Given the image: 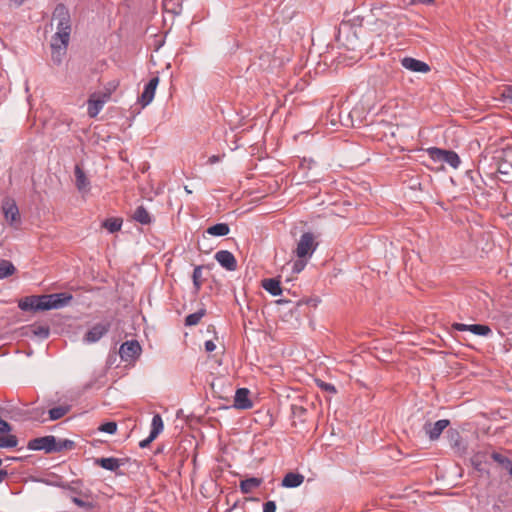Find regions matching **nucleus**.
<instances>
[{"instance_id": "603ef678", "label": "nucleus", "mask_w": 512, "mask_h": 512, "mask_svg": "<svg viewBox=\"0 0 512 512\" xmlns=\"http://www.w3.org/2000/svg\"><path fill=\"white\" fill-rule=\"evenodd\" d=\"M185 190H186L188 193H191L190 189H187V187H185Z\"/></svg>"}, {"instance_id": "f03ea898", "label": "nucleus", "mask_w": 512, "mask_h": 512, "mask_svg": "<svg viewBox=\"0 0 512 512\" xmlns=\"http://www.w3.org/2000/svg\"><path fill=\"white\" fill-rule=\"evenodd\" d=\"M426 153L434 162L447 163L454 169H457L461 164L459 155L452 150L429 147L426 149Z\"/></svg>"}, {"instance_id": "8fccbe9b", "label": "nucleus", "mask_w": 512, "mask_h": 512, "mask_svg": "<svg viewBox=\"0 0 512 512\" xmlns=\"http://www.w3.org/2000/svg\"><path fill=\"white\" fill-rule=\"evenodd\" d=\"M15 5L20 6L25 0H11Z\"/></svg>"}, {"instance_id": "7ed1b4c3", "label": "nucleus", "mask_w": 512, "mask_h": 512, "mask_svg": "<svg viewBox=\"0 0 512 512\" xmlns=\"http://www.w3.org/2000/svg\"><path fill=\"white\" fill-rule=\"evenodd\" d=\"M317 243H315L314 235L311 232H304L297 242L295 254L298 258H310L316 250Z\"/></svg>"}, {"instance_id": "cd10ccee", "label": "nucleus", "mask_w": 512, "mask_h": 512, "mask_svg": "<svg viewBox=\"0 0 512 512\" xmlns=\"http://www.w3.org/2000/svg\"><path fill=\"white\" fill-rule=\"evenodd\" d=\"M203 266L198 265L194 267L193 274H192V281H193V293L198 294L201 290L203 281H202V271Z\"/></svg>"}, {"instance_id": "ea45409f", "label": "nucleus", "mask_w": 512, "mask_h": 512, "mask_svg": "<svg viewBox=\"0 0 512 512\" xmlns=\"http://www.w3.org/2000/svg\"><path fill=\"white\" fill-rule=\"evenodd\" d=\"M317 386L321 388L322 390L329 392V393H336V388L333 384L324 382L322 380H316Z\"/></svg>"}, {"instance_id": "4c0bfd02", "label": "nucleus", "mask_w": 512, "mask_h": 512, "mask_svg": "<svg viewBox=\"0 0 512 512\" xmlns=\"http://www.w3.org/2000/svg\"><path fill=\"white\" fill-rule=\"evenodd\" d=\"M307 264V258L305 259H301V258H298V260H296L293 265H292V272L293 273H300L306 266Z\"/></svg>"}, {"instance_id": "9d476101", "label": "nucleus", "mask_w": 512, "mask_h": 512, "mask_svg": "<svg viewBox=\"0 0 512 512\" xmlns=\"http://www.w3.org/2000/svg\"><path fill=\"white\" fill-rule=\"evenodd\" d=\"M497 172L505 176H512V148L504 149L498 157Z\"/></svg>"}, {"instance_id": "f8f14e48", "label": "nucleus", "mask_w": 512, "mask_h": 512, "mask_svg": "<svg viewBox=\"0 0 512 512\" xmlns=\"http://www.w3.org/2000/svg\"><path fill=\"white\" fill-rule=\"evenodd\" d=\"M158 84H159L158 76H153L148 81V83L145 84L144 90H143L141 96L139 97V102L143 107H146L147 105H149L152 102V100L154 99L155 91H156Z\"/></svg>"}, {"instance_id": "4be33fe9", "label": "nucleus", "mask_w": 512, "mask_h": 512, "mask_svg": "<svg viewBox=\"0 0 512 512\" xmlns=\"http://www.w3.org/2000/svg\"><path fill=\"white\" fill-rule=\"evenodd\" d=\"M95 464L108 471H116L122 465L121 460L115 457L97 458Z\"/></svg>"}, {"instance_id": "b1692460", "label": "nucleus", "mask_w": 512, "mask_h": 512, "mask_svg": "<svg viewBox=\"0 0 512 512\" xmlns=\"http://www.w3.org/2000/svg\"><path fill=\"white\" fill-rule=\"evenodd\" d=\"M262 287L272 296H278L282 293L280 281L275 278L264 279Z\"/></svg>"}, {"instance_id": "3c124183", "label": "nucleus", "mask_w": 512, "mask_h": 512, "mask_svg": "<svg viewBox=\"0 0 512 512\" xmlns=\"http://www.w3.org/2000/svg\"><path fill=\"white\" fill-rule=\"evenodd\" d=\"M70 490H71V491H73V492H75V493H77V489H75V488H73V487H71V488H70Z\"/></svg>"}, {"instance_id": "0eeeda50", "label": "nucleus", "mask_w": 512, "mask_h": 512, "mask_svg": "<svg viewBox=\"0 0 512 512\" xmlns=\"http://www.w3.org/2000/svg\"><path fill=\"white\" fill-rule=\"evenodd\" d=\"M110 328L111 323L109 321L97 323L86 332L83 337V341L87 344L96 343L108 333Z\"/></svg>"}, {"instance_id": "ddd939ff", "label": "nucleus", "mask_w": 512, "mask_h": 512, "mask_svg": "<svg viewBox=\"0 0 512 512\" xmlns=\"http://www.w3.org/2000/svg\"><path fill=\"white\" fill-rule=\"evenodd\" d=\"M214 258L227 271H235L237 269V260L233 253L228 250H219L215 253Z\"/></svg>"}, {"instance_id": "a878e982", "label": "nucleus", "mask_w": 512, "mask_h": 512, "mask_svg": "<svg viewBox=\"0 0 512 512\" xmlns=\"http://www.w3.org/2000/svg\"><path fill=\"white\" fill-rule=\"evenodd\" d=\"M490 458L497 462L502 468L507 470L512 476V461L507 456L493 451L490 454Z\"/></svg>"}, {"instance_id": "de8ad7c7", "label": "nucleus", "mask_w": 512, "mask_h": 512, "mask_svg": "<svg viewBox=\"0 0 512 512\" xmlns=\"http://www.w3.org/2000/svg\"><path fill=\"white\" fill-rule=\"evenodd\" d=\"M414 2L420 3V4H431L434 2V0H414Z\"/></svg>"}, {"instance_id": "412c9836", "label": "nucleus", "mask_w": 512, "mask_h": 512, "mask_svg": "<svg viewBox=\"0 0 512 512\" xmlns=\"http://www.w3.org/2000/svg\"><path fill=\"white\" fill-rule=\"evenodd\" d=\"M304 475L288 472L282 479L281 485L285 488H297L304 482Z\"/></svg>"}, {"instance_id": "5701e85b", "label": "nucleus", "mask_w": 512, "mask_h": 512, "mask_svg": "<svg viewBox=\"0 0 512 512\" xmlns=\"http://www.w3.org/2000/svg\"><path fill=\"white\" fill-rule=\"evenodd\" d=\"M262 478L250 477L240 482V490L243 494L252 493L255 489L261 486Z\"/></svg>"}, {"instance_id": "c9c22d12", "label": "nucleus", "mask_w": 512, "mask_h": 512, "mask_svg": "<svg viewBox=\"0 0 512 512\" xmlns=\"http://www.w3.org/2000/svg\"><path fill=\"white\" fill-rule=\"evenodd\" d=\"M18 444V439L15 435H8L0 437V448H14Z\"/></svg>"}, {"instance_id": "bb28decb", "label": "nucleus", "mask_w": 512, "mask_h": 512, "mask_svg": "<svg viewBox=\"0 0 512 512\" xmlns=\"http://www.w3.org/2000/svg\"><path fill=\"white\" fill-rule=\"evenodd\" d=\"M230 227L227 223H217L207 228L206 233L212 236L222 237L228 235Z\"/></svg>"}, {"instance_id": "6e6552de", "label": "nucleus", "mask_w": 512, "mask_h": 512, "mask_svg": "<svg viewBox=\"0 0 512 512\" xmlns=\"http://www.w3.org/2000/svg\"><path fill=\"white\" fill-rule=\"evenodd\" d=\"M55 444L56 437L53 435H48L31 439L27 444V448L33 451L43 450L46 453H52L55 452Z\"/></svg>"}, {"instance_id": "58836bf2", "label": "nucleus", "mask_w": 512, "mask_h": 512, "mask_svg": "<svg viewBox=\"0 0 512 512\" xmlns=\"http://www.w3.org/2000/svg\"><path fill=\"white\" fill-rule=\"evenodd\" d=\"M71 501L77 505L78 507H81V508H85V509H92L94 507V504L92 502H87V501H84L82 499H80L79 497H71Z\"/></svg>"}, {"instance_id": "423d86ee", "label": "nucleus", "mask_w": 512, "mask_h": 512, "mask_svg": "<svg viewBox=\"0 0 512 512\" xmlns=\"http://www.w3.org/2000/svg\"><path fill=\"white\" fill-rule=\"evenodd\" d=\"M142 348L137 340L125 341L119 348V355L122 361L134 362L139 358Z\"/></svg>"}, {"instance_id": "4468645a", "label": "nucleus", "mask_w": 512, "mask_h": 512, "mask_svg": "<svg viewBox=\"0 0 512 512\" xmlns=\"http://www.w3.org/2000/svg\"><path fill=\"white\" fill-rule=\"evenodd\" d=\"M489 458H490V454L488 451H486V450L477 451L472 455L470 461H471L473 468L476 471H478L482 474L489 475L490 472L487 468V463H488Z\"/></svg>"}, {"instance_id": "e433bc0d", "label": "nucleus", "mask_w": 512, "mask_h": 512, "mask_svg": "<svg viewBox=\"0 0 512 512\" xmlns=\"http://www.w3.org/2000/svg\"><path fill=\"white\" fill-rule=\"evenodd\" d=\"M99 431L108 434H115L117 431V423L114 421L103 423L102 425H100Z\"/></svg>"}, {"instance_id": "f704fd0d", "label": "nucleus", "mask_w": 512, "mask_h": 512, "mask_svg": "<svg viewBox=\"0 0 512 512\" xmlns=\"http://www.w3.org/2000/svg\"><path fill=\"white\" fill-rule=\"evenodd\" d=\"M75 447V442L70 439H56L55 452L63 450H72Z\"/></svg>"}, {"instance_id": "dca6fc26", "label": "nucleus", "mask_w": 512, "mask_h": 512, "mask_svg": "<svg viewBox=\"0 0 512 512\" xmlns=\"http://www.w3.org/2000/svg\"><path fill=\"white\" fill-rule=\"evenodd\" d=\"M42 295H32L21 299L18 307L23 311H43Z\"/></svg>"}, {"instance_id": "aec40b11", "label": "nucleus", "mask_w": 512, "mask_h": 512, "mask_svg": "<svg viewBox=\"0 0 512 512\" xmlns=\"http://www.w3.org/2000/svg\"><path fill=\"white\" fill-rule=\"evenodd\" d=\"M74 174H75V185H76L78 191L82 194L88 193L90 191V181L87 178L83 169L79 165L75 166Z\"/></svg>"}, {"instance_id": "79ce46f5", "label": "nucleus", "mask_w": 512, "mask_h": 512, "mask_svg": "<svg viewBox=\"0 0 512 512\" xmlns=\"http://www.w3.org/2000/svg\"><path fill=\"white\" fill-rule=\"evenodd\" d=\"M275 501L269 500L263 504V512H276Z\"/></svg>"}, {"instance_id": "a19ab883", "label": "nucleus", "mask_w": 512, "mask_h": 512, "mask_svg": "<svg viewBox=\"0 0 512 512\" xmlns=\"http://www.w3.org/2000/svg\"><path fill=\"white\" fill-rule=\"evenodd\" d=\"M500 95L505 102H511L512 101V85L504 86V88L501 90Z\"/></svg>"}, {"instance_id": "c85d7f7f", "label": "nucleus", "mask_w": 512, "mask_h": 512, "mask_svg": "<svg viewBox=\"0 0 512 512\" xmlns=\"http://www.w3.org/2000/svg\"><path fill=\"white\" fill-rule=\"evenodd\" d=\"M29 333L40 339H47L50 335V329L48 326L43 325H31L29 326Z\"/></svg>"}, {"instance_id": "c756f323", "label": "nucleus", "mask_w": 512, "mask_h": 512, "mask_svg": "<svg viewBox=\"0 0 512 512\" xmlns=\"http://www.w3.org/2000/svg\"><path fill=\"white\" fill-rule=\"evenodd\" d=\"M163 428L164 424L161 415L155 414L151 422L150 434H152V438H156L163 431Z\"/></svg>"}, {"instance_id": "c03bdc74", "label": "nucleus", "mask_w": 512, "mask_h": 512, "mask_svg": "<svg viewBox=\"0 0 512 512\" xmlns=\"http://www.w3.org/2000/svg\"><path fill=\"white\" fill-rule=\"evenodd\" d=\"M155 438H152V434H149V436L146 439H143L140 441L139 446L141 448H145L149 446V444L154 440Z\"/></svg>"}, {"instance_id": "1a4fd4ad", "label": "nucleus", "mask_w": 512, "mask_h": 512, "mask_svg": "<svg viewBox=\"0 0 512 512\" xmlns=\"http://www.w3.org/2000/svg\"><path fill=\"white\" fill-rule=\"evenodd\" d=\"M450 424L448 419H441L436 421L435 423L426 422L423 426V429L426 435L430 440H437L445 428H447Z\"/></svg>"}, {"instance_id": "a211bd4d", "label": "nucleus", "mask_w": 512, "mask_h": 512, "mask_svg": "<svg viewBox=\"0 0 512 512\" xmlns=\"http://www.w3.org/2000/svg\"><path fill=\"white\" fill-rule=\"evenodd\" d=\"M106 95L100 96V95H91L90 98L87 101V113L89 117L95 118L100 111L103 109V106L106 102L105 99Z\"/></svg>"}, {"instance_id": "f257e3e1", "label": "nucleus", "mask_w": 512, "mask_h": 512, "mask_svg": "<svg viewBox=\"0 0 512 512\" xmlns=\"http://www.w3.org/2000/svg\"><path fill=\"white\" fill-rule=\"evenodd\" d=\"M53 19L57 21V31L52 39L61 40L63 43L70 40L71 18L68 8L60 3L53 11Z\"/></svg>"}, {"instance_id": "f3484780", "label": "nucleus", "mask_w": 512, "mask_h": 512, "mask_svg": "<svg viewBox=\"0 0 512 512\" xmlns=\"http://www.w3.org/2000/svg\"><path fill=\"white\" fill-rule=\"evenodd\" d=\"M250 391L247 388H238L234 397V407L241 410L252 408L253 403L249 398Z\"/></svg>"}, {"instance_id": "20e7f679", "label": "nucleus", "mask_w": 512, "mask_h": 512, "mask_svg": "<svg viewBox=\"0 0 512 512\" xmlns=\"http://www.w3.org/2000/svg\"><path fill=\"white\" fill-rule=\"evenodd\" d=\"M72 299L73 296L65 292L44 294L42 295L43 311L63 308L67 306Z\"/></svg>"}, {"instance_id": "9b49d317", "label": "nucleus", "mask_w": 512, "mask_h": 512, "mask_svg": "<svg viewBox=\"0 0 512 512\" xmlns=\"http://www.w3.org/2000/svg\"><path fill=\"white\" fill-rule=\"evenodd\" d=\"M453 329L457 331H469L474 335L487 337L492 334V330L488 325L484 324H463V323H454L452 325Z\"/></svg>"}, {"instance_id": "09e8293b", "label": "nucleus", "mask_w": 512, "mask_h": 512, "mask_svg": "<svg viewBox=\"0 0 512 512\" xmlns=\"http://www.w3.org/2000/svg\"><path fill=\"white\" fill-rule=\"evenodd\" d=\"M7 476V471L0 470V483L4 480V478Z\"/></svg>"}, {"instance_id": "6ab92c4d", "label": "nucleus", "mask_w": 512, "mask_h": 512, "mask_svg": "<svg viewBox=\"0 0 512 512\" xmlns=\"http://www.w3.org/2000/svg\"><path fill=\"white\" fill-rule=\"evenodd\" d=\"M401 64L405 69L413 72L427 73L430 71V67L427 63L412 57H404L401 60Z\"/></svg>"}, {"instance_id": "a18cd8bd", "label": "nucleus", "mask_w": 512, "mask_h": 512, "mask_svg": "<svg viewBox=\"0 0 512 512\" xmlns=\"http://www.w3.org/2000/svg\"><path fill=\"white\" fill-rule=\"evenodd\" d=\"M204 346H205V350L207 352H212V351H214L216 349V345H215V343L212 340H207L205 342Z\"/></svg>"}, {"instance_id": "2f4dec72", "label": "nucleus", "mask_w": 512, "mask_h": 512, "mask_svg": "<svg viewBox=\"0 0 512 512\" xmlns=\"http://www.w3.org/2000/svg\"><path fill=\"white\" fill-rule=\"evenodd\" d=\"M121 218H108L103 222V227L106 228L110 233L119 231L122 227Z\"/></svg>"}, {"instance_id": "37998d69", "label": "nucleus", "mask_w": 512, "mask_h": 512, "mask_svg": "<svg viewBox=\"0 0 512 512\" xmlns=\"http://www.w3.org/2000/svg\"><path fill=\"white\" fill-rule=\"evenodd\" d=\"M11 431V425L5 421L0 419V433H9Z\"/></svg>"}, {"instance_id": "49530a36", "label": "nucleus", "mask_w": 512, "mask_h": 512, "mask_svg": "<svg viewBox=\"0 0 512 512\" xmlns=\"http://www.w3.org/2000/svg\"><path fill=\"white\" fill-rule=\"evenodd\" d=\"M220 161V157L218 155H212L208 158L209 164H215Z\"/></svg>"}, {"instance_id": "7c9ffc66", "label": "nucleus", "mask_w": 512, "mask_h": 512, "mask_svg": "<svg viewBox=\"0 0 512 512\" xmlns=\"http://www.w3.org/2000/svg\"><path fill=\"white\" fill-rule=\"evenodd\" d=\"M16 268L12 262L8 260H0V280L15 273Z\"/></svg>"}, {"instance_id": "39448f33", "label": "nucleus", "mask_w": 512, "mask_h": 512, "mask_svg": "<svg viewBox=\"0 0 512 512\" xmlns=\"http://www.w3.org/2000/svg\"><path fill=\"white\" fill-rule=\"evenodd\" d=\"M1 209L7 223L14 228H18L21 224V217L16 202L13 199L6 198L2 201Z\"/></svg>"}, {"instance_id": "473e14b6", "label": "nucleus", "mask_w": 512, "mask_h": 512, "mask_svg": "<svg viewBox=\"0 0 512 512\" xmlns=\"http://www.w3.org/2000/svg\"><path fill=\"white\" fill-rule=\"evenodd\" d=\"M206 314V310L204 308L198 310L197 312L191 313L186 316L185 318V325L186 326H194L197 325L203 316Z\"/></svg>"}, {"instance_id": "2eb2a0df", "label": "nucleus", "mask_w": 512, "mask_h": 512, "mask_svg": "<svg viewBox=\"0 0 512 512\" xmlns=\"http://www.w3.org/2000/svg\"><path fill=\"white\" fill-rule=\"evenodd\" d=\"M69 41L62 42L61 40L51 38V58L54 64L60 65L66 55Z\"/></svg>"}, {"instance_id": "72a5a7b5", "label": "nucleus", "mask_w": 512, "mask_h": 512, "mask_svg": "<svg viewBox=\"0 0 512 512\" xmlns=\"http://www.w3.org/2000/svg\"><path fill=\"white\" fill-rule=\"evenodd\" d=\"M69 412L68 406H57L49 410V419L54 421L62 418Z\"/></svg>"}, {"instance_id": "393cba45", "label": "nucleus", "mask_w": 512, "mask_h": 512, "mask_svg": "<svg viewBox=\"0 0 512 512\" xmlns=\"http://www.w3.org/2000/svg\"><path fill=\"white\" fill-rule=\"evenodd\" d=\"M133 219L142 224V225H149L152 222V217L150 213L146 210L144 206H138L134 213H133Z\"/></svg>"}]
</instances>
